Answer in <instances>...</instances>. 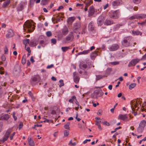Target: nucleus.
I'll return each mask as SVG.
<instances>
[{"mask_svg":"<svg viewBox=\"0 0 146 146\" xmlns=\"http://www.w3.org/2000/svg\"><path fill=\"white\" fill-rule=\"evenodd\" d=\"M23 27L24 30L26 32H32L35 29V26L32 22L29 21L25 23Z\"/></svg>","mask_w":146,"mask_h":146,"instance_id":"obj_1","label":"nucleus"},{"mask_svg":"<svg viewBox=\"0 0 146 146\" xmlns=\"http://www.w3.org/2000/svg\"><path fill=\"white\" fill-rule=\"evenodd\" d=\"M118 118L124 121L127 122L130 119L131 116L127 114L124 115L120 114L119 115Z\"/></svg>","mask_w":146,"mask_h":146,"instance_id":"obj_2","label":"nucleus"},{"mask_svg":"<svg viewBox=\"0 0 146 146\" xmlns=\"http://www.w3.org/2000/svg\"><path fill=\"white\" fill-rule=\"evenodd\" d=\"M146 124V122L145 120H142L141 121L137 129V131L139 133H141L143 131Z\"/></svg>","mask_w":146,"mask_h":146,"instance_id":"obj_3","label":"nucleus"},{"mask_svg":"<svg viewBox=\"0 0 146 146\" xmlns=\"http://www.w3.org/2000/svg\"><path fill=\"white\" fill-rule=\"evenodd\" d=\"M74 38L72 32H71L63 39V42L67 43L72 41Z\"/></svg>","mask_w":146,"mask_h":146,"instance_id":"obj_4","label":"nucleus"},{"mask_svg":"<svg viewBox=\"0 0 146 146\" xmlns=\"http://www.w3.org/2000/svg\"><path fill=\"white\" fill-rule=\"evenodd\" d=\"M40 80L38 75H36L33 77L31 80V82L33 86L35 85L37 83V81H39Z\"/></svg>","mask_w":146,"mask_h":146,"instance_id":"obj_5","label":"nucleus"},{"mask_svg":"<svg viewBox=\"0 0 146 146\" xmlns=\"http://www.w3.org/2000/svg\"><path fill=\"white\" fill-rule=\"evenodd\" d=\"M132 39V37L131 36H128L125 37L123 40V41L124 43H126L125 46V47H127L129 46L130 43L129 42Z\"/></svg>","mask_w":146,"mask_h":146,"instance_id":"obj_6","label":"nucleus"},{"mask_svg":"<svg viewBox=\"0 0 146 146\" xmlns=\"http://www.w3.org/2000/svg\"><path fill=\"white\" fill-rule=\"evenodd\" d=\"M119 16V11H115L113 12L110 15L111 18L113 19H117Z\"/></svg>","mask_w":146,"mask_h":146,"instance_id":"obj_7","label":"nucleus"},{"mask_svg":"<svg viewBox=\"0 0 146 146\" xmlns=\"http://www.w3.org/2000/svg\"><path fill=\"white\" fill-rule=\"evenodd\" d=\"M141 60L140 59L137 58L132 60L129 63L128 65L129 67L134 66L135 64L139 62Z\"/></svg>","mask_w":146,"mask_h":146,"instance_id":"obj_8","label":"nucleus"},{"mask_svg":"<svg viewBox=\"0 0 146 146\" xmlns=\"http://www.w3.org/2000/svg\"><path fill=\"white\" fill-rule=\"evenodd\" d=\"M95 12V9L94 7L93 6H90L88 11V17H90L93 16Z\"/></svg>","mask_w":146,"mask_h":146,"instance_id":"obj_9","label":"nucleus"},{"mask_svg":"<svg viewBox=\"0 0 146 146\" xmlns=\"http://www.w3.org/2000/svg\"><path fill=\"white\" fill-rule=\"evenodd\" d=\"M104 17L102 15H100L97 19V24L98 26L102 25L104 23Z\"/></svg>","mask_w":146,"mask_h":146,"instance_id":"obj_10","label":"nucleus"},{"mask_svg":"<svg viewBox=\"0 0 146 146\" xmlns=\"http://www.w3.org/2000/svg\"><path fill=\"white\" fill-rule=\"evenodd\" d=\"M79 66L80 68L84 70L88 69L90 68V66H87L86 64L83 61L80 63Z\"/></svg>","mask_w":146,"mask_h":146,"instance_id":"obj_11","label":"nucleus"},{"mask_svg":"<svg viewBox=\"0 0 146 146\" xmlns=\"http://www.w3.org/2000/svg\"><path fill=\"white\" fill-rule=\"evenodd\" d=\"M119 45L117 44H113L109 48V50L111 51H115L119 48Z\"/></svg>","mask_w":146,"mask_h":146,"instance_id":"obj_12","label":"nucleus"},{"mask_svg":"<svg viewBox=\"0 0 146 146\" xmlns=\"http://www.w3.org/2000/svg\"><path fill=\"white\" fill-rule=\"evenodd\" d=\"M122 4L121 0H117L113 1L112 3V5L113 7L117 6Z\"/></svg>","mask_w":146,"mask_h":146,"instance_id":"obj_13","label":"nucleus"},{"mask_svg":"<svg viewBox=\"0 0 146 146\" xmlns=\"http://www.w3.org/2000/svg\"><path fill=\"white\" fill-rule=\"evenodd\" d=\"M95 26L94 23L92 21L88 25V28L89 31H93L94 30Z\"/></svg>","mask_w":146,"mask_h":146,"instance_id":"obj_14","label":"nucleus"},{"mask_svg":"<svg viewBox=\"0 0 146 146\" xmlns=\"http://www.w3.org/2000/svg\"><path fill=\"white\" fill-rule=\"evenodd\" d=\"M62 33L64 35H66L68 32V30L66 26H64L62 29Z\"/></svg>","mask_w":146,"mask_h":146,"instance_id":"obj_15","label":"nucleus"},{"mask_svg":"<svg viewBox=\"0 0 146 146\" xmlns=\"http://www.w3.org/2000/svg\"><path fill=\"white\" fill-rule=\"evenodd\" d=\"M81 27V24L80 23H76L73 25V29L74 31H75L80 28Z\"/></svg>","mask_w":146,"mask_h":146,"instance_id":"obj_16","label":"nucleus"},{"mask_svg":"<svg viewBox=\"0 0 146 146\" xmlns=\"http://www.w3.org/2000/svg\"><path fill=\"white\" fill-rule=\"evenodd\" d=\"M8 33L6 34V36L7 38H9L13 36V33L12 30L11 29L8 30Z\"/></svg>","mask_w":146,"mask_h":146,"instance_id":"obj_17","label":"nucleus"},{"mask_svg":"<svg viewBox=\"0 0 146 146\" xmlns=\"http://www.w3.org/2000/svg\"><path fill=\"white\" fill-rule=\"evenodd\" d=\"M28 141L29 145L31 146H34L35 143L33 140L31 138V137L29 136L28 139Z\"/></svg>","mask_w":146,"mask_h":146,"instance_id":"obj_18","label":"nucleus"},{"mask_svg":"<svg viewBox=\"0 0 146 146\" xmlns=\"http://www.w3.org/2000/svg\"><path fill=\"white\" fill-rule=\"evenodd\" d=\"M113 24V21L112 20L107 19H106L104 22V24L106 25H109Z\"/></svg>","mask_w":146,"mask_h":146,"instance_id":"obj_19","label":"nucleus"},{"mask_svg":"<svg viewBox=\"0 0 146 146\" xmlns=\"http://www.w3.org/2000/svg\"><path fill=\"white\" fill-rule=\"evenodd\" d=\"M75 19V17H70L67 19V22L69 24H71Z\"/></svg>","mask_w":146,"mask_h":146,"instance_id":"obj_20","label":"nucleus"},{"mask_svg":"<svg viewBox=\"0 0 146 146\" xmlns=\"http://www.w3.org/2000/svg\"><path fill=\"white\" fill-rule=\"evenodd\" d=\"M73 76H74V82L76 83H78L80 78L79 77L76 75L75 74V73H73Z\"/></svg>","mask_w":146,"mask_h":146,"instance_id":"obj_21","label":"nucleus"},{"mask_svg":"<svg viewBox=\"0 0 146 146\" xmlns=\"http://www.w3.org/2000/svg\"><path fill=\"white\" fill-rule=\"evenodd\" d=\"M131 34L133 35V36L138 35H141L142 34V33L139 31H131Z\"/></svg>","mask_w":146,"mask_h":146,"instance_id":"obj_22","label":"nucleus"},{"mask_svg":"<svg viewBox=\"0 0 146 146\" xmlns=\"http://www.w3.org/2000/svg\"><path fill=\"white\" fill-rule=\"evenodd\" d=\"M90 51V50H84L82 52H79L78 54V55H80L81 54H86L89 53Z\"/></svg>","mask_w":146,"mask_h":146,"instance_id":"obj_23","label":"nucleus"},{"mask_svg":"<svg viewBox=\"0 0 146 146\" xmlns=\"http://www.w3.org/2000/svg\"><path fill=\"white\" fill-rule=\"evenodd\" d=\"M137 19H143L146 18V15L139 14L137 15Z\"/></svg>","mask_w":146,"mask_h":146,"instance_id":"obj_24","label":"nucleus"},{"mask_svg":"<svg viewBox=\"0 0 146 146\" xmlns=\"http://www.w3.org/2000/svg\"><path fill=\"white\" fill-rule=\"evenodd\" d=\"M9 118V116L8 114H5L2 116L1 117V119L2 120H7Z\"/></svg>","mask_w":146,"mask_h":146,"instance_id":"obj_25","label":"nucleus"},{"mask_svg":"<svg viewBox=\"0 0 146 146\" xmlns=\"http://www.w3.org/2000/svg\"><path fill=\"white\" fill-rule=\"evenodd\" d=\"M10 0H7L6 1L4 2L3 3V7H7L10 3Z\"/></svg>","mask_w":146,"mask_h":146,"instance_id":"obj_26","label":"nucleus"},{"mask_svg":"<svg viewBox=\"0 0 146 146\" xmlns=\"http://www.w3.org/2000/svg\"><path fill=\"white\" fill-rule=\"evenodd\" d=\"M74 100H76V98L75 96H72V98H71L69 100V102L70 103L73 104L74 101Z\"/></svg>","mask_w":146,"mask_h":146,"instance_id":"obj_27","label":"nucleus"},{"mask_svg":"<svg viewBox=\"0 0 146 146\" xmlns=\"http://www.w3.org/2000/svg\"><path fill=\"white\" fill-rule=\"evenodd\" d=\"M23 9V5L22 4H19L17 8L18 11H21Z\"/></svg>","mask_w":146,"mask_h":146,"instance_id":"obj_28","label":"nucleus"},{"mask_svg":"<svg viewBox=\"0 0 146 146\" xmlns=\"http://www.w3.org/2000/svg\"><path fill=\"white\" fill-rule=\"evenodd\" d=\"M48 2V0H42L41 4L42 5H46Z\"/></svg>","mask_w":146,"mask_h":146,"instance_id":"obj_29","label":"nucleus"},{"mask_svg":"<svg viewBox=\"0 0 146 146\" xmlns=\"http://www.w3.org/2000/svg\"><path fill=\"white\" fill-rule=\"evenodd\" d=\"M69 48L68 46L62 47L61 48V49L63 52H66Z\"/></svg>","mask_w":146,"mask_h":146,"instance_id":"obj_30","label":"nucleus"},{"mask_svg":"<svg viewBox=\"0 0 146 146\" xmlns=\"http://www.w3.org/2000/svg\"><path fill=\"white\" fill-rule=\"evenodd\" d=\"M136 85V83H132L129 86V88L130 90H131L132 89L134 88Z\"/></svg>","mask_w":146,"mask_h":146,"instance_id":"obj_31","label":"nucleus"},{"mask_svg":"<svg viewBox=\"0 0 146 146\" xmlns=\"http://www.w3.org/2000/svg\"><path fill=\"white\" fill-rule=\"evenodd\" d=\"M70 125V123L69 122H68L64 125V127L65 129H69L70 127L69 125Z\"/></svg>","mask_w":146,"mask_h":146,"instance_id":"obj_32","label":"nucleus"},{"mask_svg":"<svg viewBox=\"0 0 146 146\" xmlns=\"http://www.w3.org/2000/svg\"><path fill=\"white\" fill-rule=\"evenodd\" d=\"M70 132L68 130H65L64 131V137H67L68 136Z\"/></svg>","mask_w":146,"mask_h":146,"instance_id":"obj_33","label":"nucleus"},{"mask_svg":"<svg viewBox=\"0 0 146 146\" xmlns=\"http://www.w3.org/2000/svg\"><path fill=\"white\" fill-rule=\"evenodd\" d=\"M12 131V129H8L6 131L5 135L9 137V135Z\"/></svg>","mask_w":146,"mask_h":146,"instance_id":"obj_34","label":"nucleus"},{"mask_svg":"<svg viewBox=\"0 0 146 146\" xmlns=\"http://www.w3.org/2000/svg\"><path fill=\"white\" fill-rule=\"evenodd\" d=\"M29 41L30 40L29 39H27L23 40V42L24 44L26 46V45L29 43Z\"/></svg>","mask_w":146,"mask_h":146,"instance_id":"obj_35","label":"nucleus"},{"mask_svg":"<svg viewBox=\"0 0 146 146\" xmlns=\"http://www.w3.org/2000/svg\"><path fill=\"white\" fill-rule=\"evenodd\" d=\"M96 80H99L100 79L102 78L103 77H104V76H103L102 75H96Z\"/></svg>","mask_w":146,"mask_h":146,"instance_id":"obj_36","label":"nucleus"},{"mask_svg":"<svg viewBox=\"0 0 146 146\" xmlns=\"http://www.w3.org/2000/svg\"><path fill=\"white\" fill-rule=\"evenodd\" d=\"M136 19H137V15L132 16L129 18L130 20H133Z\"/></svg>","mask_w":146,"mask_h":146,"instance_id":"obj_37","label":"nucleus"},{"mask_svg":"<svg viewBox=\"0 0 146 146\" xmlns=\"http://www.w3.org/2000/svg\"><path fill=\"white\" fill-rule=\"evenodd\" d=\"M59 82L60 83V84L59 85V86L61 87L64 86V83L63 82V81L62 80H59Z\"/></svg>","mask_w":146,"mask_h":146,"instance_id":"obj_38","label":"nucleus"},{"mask_svg":"<svg viewBox=\"0 0 146 146\" xmlns=\"http://www.w3.org/2000/svg\"><path fill=\"white\" fill-rule=\"evenodd\" d=\"M137 101L136 100H134L133 103L132 104V106H133L135 108H136L137 106Z\"/></svg>","mask_w":146,"mask_h":146,"instance_id":"obj_39","label":"nucleus"},{"mask_svg":"<svg viewBox=\"0 0 146 146\" xmlns=\"http://www.w3.org/2000/svg\"><path fill=\"white\" fill-rule=\"evenodd\" d=\"M141 0H132L133 2L136 4H138L140 3Z\"/></svg>","mask_w":146,"mask_h":146,"instance_id":"obj_40","label":"nucleus"},{"mask_svg":"<svg viewBox=\"0 0 146 146\" xmlns=\"http://www.w3.org/2000/svg\"><path fill=\"white\" fill-rule=\"evenodd\" d=\"M46 35L48 37H50L52 35V33L50 31H48L46 32Z\"/></svg>","mask_w":146,"mask_h":146,"instance_id":"obj_41","label":"nucleus"},{"mask_svg":"<svg viewBox=\"0 0 146 146\" xmlns=\"http://www.w3.org/2000/svg\"><path fill=\"white\" fill-rule=\"evenodd\" d=\"M30 45L32 46H35V44L34 42V41L32 40L30 41Z\"/></svg>","mask_w":146,"mask_h":146,"instance_id":"obj_42","label":"nucleus"},{"mask_svg":"<svg viewBox=\"0 0 146 146\" xmlns=\"http://www.w3.org/2000/svg\"><path fill=\"white\" fill-rule=\"evenodd\" d=\"M3 68L2 67H0V74H3L4 73V71H3Z\"/></svg>","mask_w":146,"mask_h":146,"instance_id":"obj_43","label":"nucleus"},{"mask_svg":"<svg viewBox=\"0 0 146 146\" xmlns=\"http://www.w3.org/2000/svg\"><path fill=\"white\" fill-rule=\"evenodd\" d=\"M51 42L53 44H55L56 42V40L54 38L52 39L51 40Z\"/></svg>","mask_w":146,"mask_h":146,"instance_id":"obj_44","label":"nucleus"},{"mask_svg":"<svg viewBox=\"0 0 146 146\" xmlns=\"http://www.w3.org/2000/svg\"><path fill=\"white\" fill-rule=\"evenodd\" d=\"M15 112H13V117L14 118V119L15 121H16L17 119V117L15 116Z\"/></svg>","mask_w":146,"mask_h":146,"instance_id":"obj_45","label":"nucleus"},{"mask_svg":"<svg viewBox=\"0 0 146 146\" xmlns=\"http://www.w3.org/2000/svg\"><path fill=\"white\" fill-rule=\"evenodd\" d=\"M9 137L5 135L4 137L3 138V140L4 141H6L7 139H8V138Z\"/></svg>","mask_w":146,"mask_h":146,"instance_id":"obj_46","label":"nucleus"},{"mask_svg":"<svg viewBox=\"0 0 146 146\" xmlns=\"http://www.w3.org/2000/svg\"><path fill=\"white\" fill-rule=\"evenodd\" d=\"M22 63L23 64H24L26 62V59L24 57H23L22 60Z\"/></svg>","mask_w":146,"mask_h":146,"instance_id":"obj_47","label":"nucleus"},{"mask_svg":"<svg viewBox=\"0 0 146 146\" xmlns=\"http://www.w3.org/2000/svg\"><path fill=\"white\" fill-rule=\"evenodd\" d=\"M91 4V2L90 1H89L86 3L85 4V6L86 7H88L89 6L90 4Z\"/></svg>","mask_w":146,"mask_h":146,"instance_id":"obj_48","label":"nucleus"},{"mask_svg":"<svg viewBox=\"0 0 146 146\" xmlns=\"http://www.w3.org/2000/svg\"><path fill=\"white\" fill-rule=\"evenodd\" d=\"M119 62H111V63L113 65H116L119 64Z\"/></svg>","mask_w":146,"mask_h":146,"instance_id":"obj_49","label":"nucleus"},{"mask_svg":"<svg viewBox=\"0 0 146 146\" xmlns=\"http://www.w3.org/2000/svg\"><path fill=\"white\" fill-rule=\"evenodd\" d=\"M121 26H122V25L121 24H117L115 25V28L116 29H118Z\"/></svg>","mask_w":146,"mask_h":146,"instance_id":"obj_50","label":"nucleus"},{"mask_svg":"<svg viewBox=\"0 0 146 146\" xmlns=\"http://www.w3.org/2000/svg\"><path fill=\"white\" fill-rule=\"evenodd\" d=\"M140 60H146V53L145 54V55L142 56V58Z\"/></svg>","mask_w":146,"mask_h":146,"instance_id":"obj_51","label":"nucleus"},{"mask_svg":"<svg viewBox=\"0 0 146 146\" xmlns=\"http://www.w3.org/2000/svg\"><path fill=\"white\" fill-rule=\"evenodd\" d=\"M1 60L3 61H5L6 59V58L5 56L4 55H3L1 56Z\"/></svg>","mask_w":146,"mask_h":146,"instance_id":"obj_52","label":"nucleus"},{"mask_svg":"<svg viewBox=\"0 0 146 146\" xmlns=\"http://www.w3.org/2000/svg\"><path fill=\"white\" fill-rule=\"evenodd\" d=\"M138 24L143 26V25L146 24V22L145 21L141 23H138Z\"/></svg>","mask_w":146,"mask_h":146,"instance_id":"obj_53","label":"nucleus"},{"mask_svg":"<svg viewBox=\"0 0 146 146\" xmlns=\"http://www.w3.org/2000/svg\"><path fill=\"white\" fill-rule=\"evenodd\" d=\"M90 141L91 140L90 139H86L83 141V143L84 144H85L87 143L88 141Z\"/></svg>","mask_w":146,"mask_h":146,"instance_id":"obj_54","label":"nucleus"},{"mask_svg":"<svg viewBox=\"0 0 146 146\" xmlns=\"http://www.w3.org/2000/svg\"><path fill=\"white\" fill-rule=\"evenodd\" d=\"M4 51L5 54H7L8 53V49L6 47H5L4 48Z\"/></svg>","mask_w":146,"mask_h":146,"instance_id":"obj_55","label":"nucleus"},{"mask_svg":"<svg viewBox=\"0 0 146 146\" xmlns=\"http://www.w3.org/2000/svg\"><path fill=\"white\" fill-rule=\"evenodd\" d=\"M54 66V65L52 64L50 65H48L47 67V68L48 69L50 68L53 67Z\"/></svg>","mask_w":146,"mask_h":146,"instance_id":"obj_56","label":"nucleus"},{"mask_svg":"<svg viewBox=\"0 0 146 146\" xmlns=\"http://www.w3.org/2000/svg\"><path fill=\"white\" fill-rule=\"evenodd\" d=\"M23 123L22 122H20L19 124V129H21L23 127Z\"/></svg>","mask_w":146,"mask_h":146,"instance_id":"obj_57","label":"nucleus"},{"mask_svg":"<svg viewBox=\"0 0 146 146\" xmlns=\"http://www.w3.org/2000/svg\"><path fill=\"white\" fill-rule=\"evenodd\" d=\"M63 8V6H59L58 8L57 9V10L58 11H59L60 9H62Z\"/></svg>","mask_w":146,"mask_h":146,"instance_id":"obj_58","label":"nucleus"},{"mask_svg":"<svg viewBox=\"0 0 146 146\" xmlns=\"http://www.w3.org/2000/svg\"><path fill=\"white\" fill-rule=\"evenodd\" d=\"M26 50L29 53H30L31 52V50H30V48L29 47H27L26 49Z\"/></svg>","mask_w":146,"mask_h":146,"instance_id":"obj_59","label":"nucleus"},{"mask_svg":"<svg viewBox=\"0 0 146 146\" xmlns=\"http://www.w3.org/2000/svg\"><path fill=\"white\" fill-rule=\"evenodd\" d=\"M118 133L117 132L115 133L113 136L112 137L113 138H115L116 137V136L118 135Z\"/></svg>","mask_w":146,"mask_h":146,"instance_id":"obj_60","label":"nucleus"},{"mask_svg":"<svg viewBox=\"0 0 146 146\" xmlns=\"http://www.w3.org/2000/svg\"><path fill=\"white\" fill-rule=\"evenodd\" d=\"M43 118V119H44L45 120H44L43 121L45 123V122H49V121L47 119H46V118Z\"/></svg>","mask_w":146,"mask_h":146,"instance_id":"obj_61","label":"nucleus"},{"mask_svg":"<svg viewBox=\"0 0 146 146\" xmlns=\"http://www.w3.org/2000/svg\"><path fill=\"white\" fill-rule=\"evenodd\" d=\"M108 6V4H107L104 6V9H106Z\"/></svg>","mask_w":146,"mask_h":146,"instance_id":"obj_62","label":"nucleus"},{"mask_svg":"<svg viewBox=\"0 0 146 146\" xmlns=\"http://www.w3.org/2000/svg\"><path fill=\"white\" fill-rule=\"evenodd\" d=\"M96 53H95L94 55H93L92 54L91 56V57L92 59H93V58H95V57H96Z\"/></svg>","mask_w":146,"mask_h":146,"instance_id":"obj_63","label":"nucleus"},{"mask_svg":"<svg viewBox=\"0 0 146 146\" xmlns=\"http://www.w3.org/2000/svg\"><path fill=\"white\" fill-rule=\"evenodd\" d=\"M51 79L52 80L54 81H55L56 80V78L54 76H52L51 78Z\"/></svg>","mask_w":146,"mask_h":146,"instance_id":"obj_64","label":"nucleus"}]
</instances>
